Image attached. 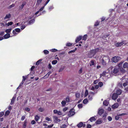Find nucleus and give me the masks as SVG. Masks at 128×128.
Returning <instances> with one entry per match:
<instances>
[{
  "instance_id": "1",
  "label": "nucleus",
  "mask_w": 128,
  "mask_h": 128,
  "mask_svg": "<svg viewBox=\"0 0 128 128\" xmlns=\"http://www.w3.org/2000/svg\"><path fill=\"white\" fill-rule=\"evenodd\" d=\"M102 58L101 60V62L103 66H106V62H109L110 60V58L109 57L103 55L101 57Z\"/></svg>"
},
{
  "instance_id": "5",
  "label": "nucleus",
  "mask_w": 128,
  "mask_h": 128,
  "mask_svg": "<svg viewBox=\"0 0 128 128\" xmlns=\"http://www.w3.org/2000/svg\"><path fill=\"white\" fill-rule=\"evenodd\" d=\"M120 70V69L119 68H118L117 67H116L114 68L112 72L114 74H117Z\"/></svg>"
},
{
  "instance_id": "29",
  "label": "nucleus",
  "mask_w": 128,
  "mask_h": 128,
  "mask_svg": "<svg viewBox=\"0 0 128 128\" xmlns=\"http://www.w3.org/2000/svg\"><path fill=\"white\" fill-rule=\"evenodd\" d=\"M42 0H37V1L36 5H38L41 2Z\"/></svg>"
},
{
  "instance_id": "14",
  "label": "nucleus",
  "mask_w": 128,
  "mask_h": 128,
  "mask_svg": "<svg viewBox=\"0 0 128 128\" xmlns=\"http://www.w3.org/2000/svg\"><path fill=\"white\" fill-rule=\"evenodd\" d=\"M102 122V119H99L96 122V124H100Z\"/></svg>"
},
{
  "instance_id": "41",
  "label": "nucleus",
  "mask_w": 128,
  "mask_h": 128,
  "mask_svg": "<svg viewBox=\"0 0 128 128\" xmlns=\"http://www.w3.org/2000/svg\"><path fill=\"white\" fill-rule=\"evenodd\" d=\"M58 50L54 48L50 50V51L52 52H57Z\"/></svg>"
},
{
  "instance_id": "8",
  "label": "nucleus",
  "mask_w": 128,
  "mask_h": 128,
  "mask_svg": "<svg viewBox=\"0 0 128 128\" xmlns=\"http://www.w3.org/2000/svg\"><path fill=\"white\" fill-rule=\"evenodd\" d=\"M124 41H122L120 42H117L115 44L116 46L118 47L124 44Z\"/></svg>"
},
{
  "instance_id": "46",
  "label": "nucleus",
  "mask_w": 128,
  "mask_h": 128,
  "mask_svg": "<svg viewBox=\"0 0 128 128\" xmlns=\"http://www.w3.org/2000/svg\"><path fill=\"white\" fill-rule=\"evenodd\" d=\"M66 127V126L65 124H63L60 126V128H65Z\"/></svg>"
},
{
  "instance_id": "49",
  "label": "nucleus",
  "mask_w": 128,
  "mask_h": 128,
  "mask_svg": "<svg viewBox=\"0 0 128 128\" xmlns=\"http://www.w3.org/2000/svg\"><path fill=\"white\" fill-rule=\"evenodd\" d=\"M103 85V84L102 82H99L98 83V86H99L100 87H101Z\"/></svg>"
},
{
  "instance_id": "59",
  "label": "nucleus",
  "mask_w": 128,
  "mask_h": 128,
  "mask_svg": "<svg viewBox=\"0 0 128 128\" xmlns=\"http://www.w3.org/2000/svg\"><path fill=\"white\" fill-rule=\"evenodd\" d=\"M50 1V0H47L46 2V3L44 4V6H45L46 5L48 4V2Z\"/></svg>"
},
{
  "instance_id": "57",
  "label": "nucleus",
  "mask_w": 128,
  "mask_h": 128,
  "mask_svg": "<svg viewBox=\"0 0 128 128\" xmlns=\"http://www.w3.org/2000/svg\"><path fill=\"white\" fill-rule=\"evenodd\" d=\"M68 109V108L67 107H66L64 108L63 110V111L64 112H65Z\"/></svg>"
},
{
  "instance_id": "17",
  "label": "nucleus",
  "mask_w": 128,
  "mask_h": 128,
  "mask_svg": "<svg viewBox=\"0 0 128 128\" xmlns=\"http://www.w3.org/2000/svg\"><path fill=\"white\" fill-rule=\"evenodd\" d=\"M16 97L15 96H14L13 97L11 100V102L10 103V104H11L12 105L14 104V101L16 99Z\"/></svg>"
},
{
  "instance_id": "25",
  "label": "nucleus",
  "mask_w": 128,
  "mask_h": 128,
  "mask_svg": "<svg viewBox=\"0 0 128 128\" xmlns=\"http://www.w3.org/2000/svg\"><path fill=\"white\" fill-rule=\"evenodd\" d=\"M90 66H93L94 64V60H91L90 62Z\"/></svg>"
},
{
  "instance_id": "6",
  "label": "nucleus",
  "mask_w": 128,
  "mask_h": 128,
  "mask_svg": "<svg viewBox=\"0 0 128 128\" xmlns=\"http://www.w3.org/2000/svg\"><path fill=\"white\" fill-rule=\"evenodd\" d=\"M75 114L74 111L73 109H71L69 112L68 116L69 117H71L74 116Z\"/></svg>"
},
{
  "instance_id": "20",
  "label": "nucleus",
  "mask_w": 128,
  "mask_h": 128,
  "mask_svg": "<svg viewBox=\"0 0 128 128\" xmlns=\"http://www.w3.org/2000/svg\"><path fill=\"white\" fill-rule=\"evenodd\" d=\"M123 62H121L118 65V66L117 67L118 68L120 69L122 67L123 63Z\"/></svg>"
},
{
  "instance_id": "12",
  "label": "nucleus",
  "mask_w": 128,
  "mask_h": 128,
  "mask_svg": "<svg viewBox=\"0 0 128 128\" xmlns=\"http://www.w3.org/2000/svg\"><path fill=\"white\" fill-rule=\"evenodd\" d=\"M82 36H80L78 37L76 39L75 42H78L82 38Z\"/></svg>"
},
{
  "instance_id": "22",
  "label": "nucleus",
  "mask_w": 128,
  "mask_h": 128,
  "mask_svg": "<svg viewBox=\"0 0 128 128\" xmlns=\"http://www.w3.org/2000/svg\"><path fill=\"white\" fill-rule=\"evenodd\" d=\"M108 103L109 102L108 101L105 100L104 101L103 104L104 105L106 106L108 105Z\"/></svg>"
},
{
  "instance_id": "9",
  "label": "nucleus",
  "mask_w": 128,
  "mask_h": 128,
  "mask_svg": "<svg viewBox=\"0 0 128 128\" xmlns=\"http://www.w3.org/2000/svg\"><path fill=\"white\" fill-rule=\"evenodd\" d=\"M119 106V104L117 103L114 104L112 106V108L113 109H115L117 108Z\"/></svg>"
},
{
  "instance_id": "47",
  "label": "nucleus",
  "mask_w": 128,
  "mask_h": 128,
  "mask_svg": "<svg viewBox=\"0 0 128 128\" xmlns=\"http://www.w3.org/2000/svg\"><path fill=\"white\" fill-rule=\"evenodd\" d=\"M26 26L25 25H23L21 26L20 28L21 30H23L26 27Z\"/></svg>"
},
{
  "instance_id": "44",
  "label": "nucleus",
  "mask_w": 128,
  "mask_h": 128,
  "mask_svg": "<svg viewBox=\"0 0 128 128\" xmlns=\"http://www.w3.org/2000/svg\"><path fill=\"white\" fill-rule=\"evenodd\" d=\"M76 98H79L80 96V94L78 93H76Z\"/></svg>"
},
{
  "instance_id": "43",
  "label": "nucleus",
  "mask_w": 128,
  "mask_h": 128,
  "mask_svg": "<svg viewBox=\"0 0 128 128\" xmlns=\"http://www.w3.org/2000/svg\"><path fill=\"white\" fill-rule=\"evenodd\" d=\"M10 113V112L8 110H7L6 112L5 115L6 116L8 115Z\"/></svg>"
},
{
  "instance_id": "27",
  "label": "nucleus",
  "mask_w": 128,
  "mask_h": 128,
  "mask_svg": "<svg viewBox=\"0 0 128 128\" xmlns=\"http://www.w3.org/2000/svg\"><path fill=\"white\" fill-rule=\"evenodd\" d=\"M96 119L94 117H91L90 119L89 120L91 122H92L93 121L95 120Z\"/></svg>"
},
{
  "instance_id": "42",
  "label": "nucleus",
  "mask_w": 128,
  "mask_h": 128,
  "mask_svg": "<svg viewBox=\"0 0 128 128\" xmlns=\"http://www.w3.org/2000/svg\"><path fill=\"white\" fill-rule=\"evenodd\" d=\"M45 119L46 120H47L48 121H52V120L51 119V118H48V117H46V118H45Z\"/></svg>"
},
{
  "instance_id": "62",
  "label": "nucleus",
  "mask_w": 128,
  "mask_h": 128,
  "mask_svg": "<svg viewBox=\"0 0 128 128\" xmlns=\"http://www.w3.org/2000/svg\"><path fill=\"white\" fill-rule=\"evenodd\" d=\"M82 68L80 69L78 71V74H80L82 72Z\"/></svg>"
},
{
  "instance_id": "26",
  "label": "nucleus",
  "mask_w": 128,
  "mask_h": 128,
  "mask_svg": "<svg viewBox=\"0 0 128 128\" xmlns=\"http://www.w3.org/2000/svg\"><path fill=\"white\" fill-rule=\"evenodd\" d=\"M66 100H62L61 102V104L62 106H64L66 104Z\"/></svg>"
},
{
  "instance_id": "55",
  "label": "nucleus",
  "mask_w": 128,
  "mask_h": 128,
  "mask_svg": "<svg viewBox=\"0 0 128 128\" xmlns=\"http://www.w3.org/2000/svg\"><path fill=\"white\" fill-rule=\"evenodd\" d=\"M64 69V68H60L59 70V72H62Z\"/></svg>"
},
{
  "instance_id": "4",
  "label": "nucleus",
  "mask_w": 128,
  "mask_h": 128,
  "mask_svg": "<svg viewBox=\"0 0 128 128\" xmlns=\"http://www.w3.org/2000/svg\"><path fill=\"white\" fill-rule=\"evenodd\" d=\"M31 75L30 74H28L27 75H26L25 76H22V80H28L30 79H33L34 78V77H31Z\"/></svg>"
},
{
  "instance_id": "64",
  "label": "nucleus",
  "mask_w": 128,
  "mask_h": 128,
  "mask_svg": "<svg viewBox=\"0 0 128 128\" xmlns=\"http://www.w3.org/2000/svg\"><path fill=\"white\" fill-rule=\"evenodd\" d=\"M52 68V65L50 64H49L48 65V68L50 69Z\"/></svg>"
},
{
  "instance_id": "23",
  "label": "nucleus",
  "mask_w": 128,
  "mask_h": 128,
  "mask_svg": "<svg viewBox=\"0 0 128 128\" xmlns=\"http://www.w3.org/2000/svg\"><path fill=\"white\" fill-rule=\"evenodd\" d=\"M11 16V14H8L6 15V16L4 18V19H6L7 18H10Z\"/></svg>"
},
{
  "instance_id": "28",
  "label": "nucleus",
  "mask_w": 128,
  "mask_h": 128,
  "mask_svg": "<svg viewBox=\"0 0 128 128\" xmlns=\"http://www.w3.org/2000/svg\"><path fill=\"white\" fill-rule=\"evenodd\" d=\"M83 125V124L82 122H81L77 125V126L78 128H81L82 127Z\"/></svg>"
},
{
  "instance_id": "37",
  "label": "nucleus",
  "mask_w": 128,
  "mask_h": 128,
  "mask_svg": "<svg viewBox=\"0 0 128 128\" xmlns=\"http://www.w3.org/2000/svg\"><path fill=\"white\" fill-rule=\"evenodd\" d=\"M88 91L87 90H86L84 94V96L86 97V96L88 95Z\"/></svg>"
},
{
  "instance_id": "7",
  "label": "nucleus",
  "mask_w": 128,
  "mask_h": 128,
  "mask_svg": "<svg viewBox=\"0 0 128 128\" xmlns=\"http://www.w3.org/2000/svg\"><path fill=\"white\" fill-rule=\"evenodd\" d=\"M53 118L54 122L55 123H58L60 121V120L58 119V117L56 116H54Z\"/></svg>"
},
{
  "instance_id": "15",
  "label": "nucleus",
  "mask_w": 128,
  "mask_h": 128,
  "mask_svg": "<svg viewBox=\"0 0 128 128\" xmlns=\"http://www.w3.org/2000/svg\"><path fill=\"white\" fill-rule=\"evenodd\" d=\"M12 36H10V34H6L4 36V39H7Z\"/></svg>"
},
{
  "instance_id": "11",
  "label": "nucleus",
  "mask_w": 128,
  "mask_h": 128,
  "mask_svg": "<svg viewBox=\"0 0 128 128\" xmlns=\"http://www.w3.org/2000/svg\"><path fill=\"white\" fill-rule=\"evenodd\" d=\"M104 110L103 109L100 108L98 110V114L100 115H101L104 112Z\"/></svg>"
},
{
  "instance_id": "39",
  "label": "nucleus",
  "mask_w": 128,
  "mask_h": 128,
  "mask_svg": "<svg viewBox=\"0 0 128 128\" xmlns=\"http://www.w3.org/2000/svg\"><path fill=\"white\" fill-rule=\"evenodd\" d=\"M15 31L16 32H19L20 31V29L19 28H16L15 29Z\"/></svg>"
},
{
  "instance_id": "63",
  "label": "nucleus",
  "mask_w": 128,
  "mask_h": 128,
  "mask_svg": "<svg viewBox=\"0 0 128 128\" xmlns=\"http://www.w3.org/2000/svg\"><path fill=\"white\" fill-rule=\"evenodd\" d=\"M25 118V116H22L21 118V120H24Z\"/></svg>"
},
{
  "instance_id": "24",
  "label": "nucleus",
  "mask_w": 128,
  "mask_h": 128,
  "mask_svg": "<svg viewBox=\"0 0 128 128\" xmlns=\"http://www.w3.org/2000/svg\"><path fill=\"white\" fill-rule=\"evenodd\" d=\"M12 28H10L8 29H6L5 31V32L7 33V34H9L12 30Z\"/></svg>"
},
{
  "instance_id": "35",
  "label": "nucleus",
  "mask_w": 128,
  "mask_h": 128,
  "mask_svg": "<svg viewBox=\"0 0 128 128\" xmlns=\"http://www.w3.org/2000/svg\"><path fill=\"white\" fill-rule=\"evenodd\" d=\"M88 102V100L87 99H84L83 101V102L84 104H86Z\"/></svg>"
},
{
  "instance_id": "18",
  "label": "nucleus",
  "mask_w": 128,
  "mask_h": 128,
  "mask_svg": "<svg viewBox=\"0 0 128 128\" xmlns=\"http://www.w3.org/2000/svg\"><path fill=\"white\" fill-rule=\"evenodd\" d=\"M34 22L35 20L34 19H32L29 21L28 22V24L30 25L32 24H33L34 23Z\"/></svg>"
},
{
  "instance_id": "51",
  "label": "nucleus",
  "mask_w": 128,
  "mask_h": 128,
  "mask_svg": "<svg viewBox=\"0 0 128 128\" xmlns=\"http://www.w3.org/2000/svg\"><path fill=\"white\" fill-rule=\"evenodd\" d=\"M13 24V23L12 22H9L8 23V26H9Z\"/></svg>"
},
{
  "instance_id": "2",
  "label": "nucleus",
  "mask_w": 128,
  "mask_h": 128,
  "mask_svg": "<svg viewBox=\"0 0 128 128\" xmlns=\"http://www.w3.org/2000/svg\"><path fill=\"white\" fill-rule=\"evenodd\" d=\"M99 50L98 48H96L94 50H91L90 51V54H89L88 56L90 58H92L94 56L96 53L98 52Z\"/></svg>"
},
{
  "instance_id": "30",
  "label": "nucleus",
  "mask_w": 128,
  "mask_h": 128,
  "mask_svg": "<svg viewBox=\"0 0 128 128\" xmlns=\"http://www.w3.org/2000/svg\"><path fill=\"white\" fill-rule=\"evenodd\" d=\"M87 36H88L87 34L84 35L82 37V40L85 41L86 40Z\"/></svg>"
},
{
  "instance_id": "54",
  "label": "nucleus",
  "mask_w": 128,
  "mask_h": 128,
  "mask_svg": "<svg viewBox=\"0 0 128 128\" xmlns=\"http://www.w3.org/2000/svg\"><path fill=\"white\" fill-rule=\"evenodd\" d=\"M120 71L122 73L124 72H125V70H124L122 68H120Z\"/></svg>"
},
{
  "instance_id": "53",
  "label": "nucleus",
  "mask_w": 128,
  "mask_h": 128,
  "mask_svg": "<svg viewBox=\"0 0 128 128\" xmlns=\"http://www.w3.org/2000/svg\"><path fill=\"white\" fill-rule=\"evenodd\" d=\"M38 110L40 112H42L44 110V109L43 108H39Z\"/></svg>"
},
{
  "instance_id": "32",
  "label": "nucleus",
  "mask_w": 128,
  "mask_h": 128,
  "mask_svg": "<svg viewBox=\"0 0 128 128\" xmlns=\"http://www.w3.org/2000/svg\"><path fill=\"white\" fill-rule=\"evenodd\" d=\"M58 62V61L56 60H53L52 62V64H55Z\"/></svg>"
},
{
  "instance_id": "50",
  "label": "nucleus",
  "mask_w": 128,
  "mask_h": 128,
  "mask_svg": "<svg viewBox=\"0 0 128 128\" xmlns=\"http://www.w3.org/2000/svg\"><path fill=\"white\" fill-rule=\"evenodd\" d=\"M72 44L71 43L69 42L67 43L66 44V46H70L72 45Z\"/></svg>"
},
{
  "instance_id": "52",
  "label": "nucleus",
  "mask_w": 128,
  "mask_h": 128,
  "mask_svg": "<svg viewBox=\"0 0 128 128\" xmlns=\"http://www.w3.org/2000/svg\"><path fill=\"white\" fill-rule=\"evenodd\" d=\"M57 114L58 115L60 116L62 114V112L60 111H58Z\"/></svg>"
},
{
  "instance_id": "48",
  "label": "nucleus",
  "mask_w": 128,
  "mask_h": 128,
  "mask_svg": "<svg viewBox=\"0 0 128 128\" xmlns=\"http://www.w3.org/2000/svg\"><path fill=\"white\" fill-rule=\"evenodd\" d=\"M108 119L109 121H110L112 120V118L111 117L108 116Z\"/></svg>"
},
{
  "instance_id": "34",
  "label": "nucleus",
  "mask_w": 128,
  "mask_h": 128,
  "mask_svg": "<svg viewBox=\"0 0 128 128\" xmlns=\"http://www.w3.org/2000/svg\"><path fill=\"white\" fill-rule=\"evenodd\" d=\"M99 23L100 22L97 21L95 23L94 26H97L98 25Z\"/></svg>"
},
{
  "instance_id": "61",
  "label": "nucleus",
  "mask_w": 128,
  "mask_h": 128,
  "mask_svg": "<svg viewBox=\"0 0 128 128\" xmlns=\"http://www.w3.org/2000/svg\"><path fill=\"white\" fill-rule=\"evenodd\" d=\"M16 31L14 30H13L12 31V33L14 34V36H16L17 34L16 32Z\"/></svg>"
},
{
  "instance_id": "16",
  "label": "nucleus",
  "mask_w": 128,
  "mask_h": 128,
  "mask_svg": "<svg viewBox=\"0 0 128 128\" xmlns=\"http://www.w3.org/2000/svg\"><path fill=\"white\" fill-rule=\"evenodd\" d=\"M26 4V2H24L19 7V9L20 10H22L23 8L24 7V5H25Z\"/></svg>"
},
{
  "instance_id": "10",
  "label": "nucleus",
  "mask_w": 128,
  "mask_h": 128,
  "mask_svg": "<svg viewBox=\"0 0 128 128\" xmlns=\"http://www.w3.org/2000/svg\"><path fill=\"white\" fill-rule=\"evenodd\" d=\"M118 97V96L116 93H114L112 96V98L113 100L116 99Z\"/></svg>"
},
{
  "instance_id": "60",
  "label": "nucleus",
  "mask_w": 128,
  "mask_h": 128,
  "mask_svg": "<svg viewBox=\"0 0 128 128\" xmlns=\"http://www.w3.org/2000/svg\"><path fill=\"white\" fill-rule=\"evenodd\" d=\"M4 114V112H0V117H2L3 116Z\"/></svg>"
},
{
  "instance_id": "13",
  "label": "nucleus",
  "mask_w": 128,
  "mask_h": 128,
  "mask_svg": "<svg viewBox=\"0 0 128 128\" xmlns=\"http://www.w3.org/2000/svg\"><path fill=\"white\" fill-rule=\"evenodd\" d=\"M116 94L118 96L119 95L121 94L122 90L120 89H118L116 90Z\"/></svg>"
},
{
  "instance_id": "56",
  "label": "nucleus",
  "mask_w": 128,
  "mask_h": 128,
  "mask_svg": "<svg viewBox=\"0 0 128 128\" xmlns=\"http://www.w3.org/2000/svg\"><path fill=\"white\" fill-rule=\"evenodd\" d=\"M58 111L56 110H53V112L54 114H57L58 112Z\"/></svg>"
},
{
  "instance_id": "19",
  "label": "nucleus",
  "mask_w": 128,
  "mask_h": 128,
  "mask_svg": "<svg viewBox=\"0 0 128 128\" xmlns=\"http://www.w3.org/2000/svg\"><path fill=\"white\" fill-rule=\"evenodd\" d=\"M123 67L124 68H128V63L127 62H125L123 64Z\"/></svg>"
},
{
  "instance_id": "21",
  "label": "nucleus",
  "mask_w": 128,
  "mask_h": 128,
  "mask_svg": "<svg viewBox=\"0 0 128 128\" xmlns=\"http://www.w3.org/2000/svg\"><path fill=\"white\" fill-rule=\"evenodd\" d=\"M27 122L26 120H25L24 122V124L23 125L22 128H26V126Z\"/></svg>"
},
{
  "instance_id": "33",
  "label": "nucleus",
  "mask_w": 128,
  "mask_h": 128,
  "mask_svg": "<svg viewBox=\"0 0 128 128\" xmlns=\"http://www.w3.org/2000/svg\"><path fill=\"white\" fill-rule=\"evenodd\" d=\"M44 52L45 54H47L49 53V52L47 50H44L43 51Z\"/></svg>"
},
{
  "instance_id": "3",
  "label": "nucleus",
  "mask_w": 128,
  "mask_h": 128,
  "mask_svg": "<svg viewBox=\"0 0 128 128\" xmlns=\"http://www.w3.org/2000/svg\"><path fill=\"white\" fill-rule=\"evenodd\" d=\"M120 57L118 56H115L113 57L112 60V62H116L120 59Z\"/></svg>"
},
{
  "instance_id": "40",
  "label": "nucleus",
  "mask_w": 128,
  "mask_h": 128,
  "mask_svg": "<svg viewBox=\"0 0 128 128\" xmlns=\"http://www.w3.org/2000/svg\"><path fill=\"white\" fill-rule=\"evenodd\" d=\"M78 107L79 108H81L82 107V104H79L78 105Z\"/></svg>"
},
{
  "instance_id": "38",
  "label": "nucleus",
  "mask_w": 128,
  "mask_h": 128,
  "mask_svg": "<svg viewBox=\"0 0 128 128\" xmlns=\"http://www.w3.org/2000/svg\"><path fill=\"white\" fill-rule=\"evenodd\" d=\"M42 60H38L36 62V65H38L40 64V63L42 61Z\"/></svg>"
},
{
  "instance_id": "45",
  "label": "nucleus",
  "mask_w": 128,
  "mask_h": 128,
  "mask_svg": "<svg viewBox=\"0 0 128 128\" xmlns=\"http://www.w3.org/2000/svg\"><path fill=\"white\" fill-rule=\"evenodd\" d=\"M26 81V80H23L22 82L20 84V86L17 88V89H18L19 88V87L20 86H21L22 84L24 83L25 82V81ZM26 81H27V80Z\"/></svg>"
},
{
  "instance_id": "58",
  "label": "nucleus",
  "mask_w": 128,
  "mask_h": 128,
  "mask_svg": "<svg viewBox=\"0 0 128 128\" xmlns=\"http://www.w3.org/2000/svg\"><path fill=\"white\" fill-rule=\"evenodd\" d=\"M75 51V50H71L70 51H69L68 52V53L69 54H70L72 52H74Z\"/></svg>"
},
{
  "instance_id": "31",
  "label": "nucleus",
  "mask_w": 128,
  "mask_h": 128,
  "mask_svg": "<svg viewBox=\"0 0 128 128\" xmlns=\"http://www.w3.org/2000/svg\"><path fill=\"white\" fill-rule=\"evenodd\" d=\"M40 117L38 115L36 116L35 117V120L36 121H38L40 119Z\"/></svg>"
},
{
  "instance_id": "36",
  "label": "nucleus",
  "mask_w": 128,
  "mask_h": 128,
  "mask_svg": "<svg viewBox=\"0 0 128 128\" xmlns=\"http://www.w3.org/2000/svg\"><path fill=\"white\" fill-rule=\"evenodd\" d=\"M65 100H66V102H69L70 100L69 97H66V98L65 99Z\"/></svg>"
}]
</instances>
